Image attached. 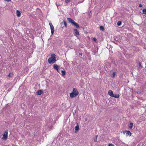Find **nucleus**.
<instances>
[{"instance_id":"8","label":"nucleus","mask_w":146,"mask_h":146,"mask_svg":"<svg viewBox=\"0 0 146 146\" xmlns=\"http://www.w3.org/2000/svg\"><path fill=\"white\" fill-rule=\"evenodd\" d=\"M131 133L129 131H126V135L127 136H130L131 135Z\"/></svg>"},{"instance_id":"9","label":"nucleus","mask_w":146,"mask_h":146,"mask_svg":"<svg viewBox=\"0 0 146 146\" xmlns=\"http://www.w3.org/2000/svg\"><path fill=\"white\" fill-rule=\"evenodd\" d=\"M108 94L111 97H112L113 95V92L111 90H109L108 92Z\"/></svg>"},{"instance_id":"32","label":"nucleus","mask_w":146,"mask_h":146,"mask_svg":"<svg viewBox=\"0 0 146 146\" xmlns=\"http://www.w3.org/2000/svg\"><path fill=\"white\" fill-rule=\"evenodd\" d=\"M139 66H141V64L140 63H139Z\"/></svg>"},{"instance_id":"23","label":"nucleus","mask_w":146,"mask_h":146,"mask_svg":"<svg viewBox=\"0 0 146 146\" xmlns=\"http://www.w3.org/2000/svg\"><path fill=\"white\" fill-rule=\"evenodd\" d=\"M115 75V72H113L112 74V77H114Z\"/></svg>"},{"instance_id":"24","label":"nucleus","mask_w":146,"mask_h":146,"mask_svg":"<svg viewBox=\"0 0 146 146\" xmlns=\"http://www.w3.org/2000/svg\"><path fill=\"white\" fill-rule=\"evenodd\" d=\"M56 5L58 7L60 6V4L59 3H56Z\"/></svg>"},{"instance_id":"14","label":"nucleus","mask_w":146,"mask_h":146,"mask_svg":"<svg viewBox=\"0 0 146 146\" xmlns=\"http://www.w3.org/2000/svg\"><path fill=\"white\" fill-rule=\"evenodd\" d=\"M112 97H113L116 98H119V95L117 94H113Z\"/></svg>"},{"instance_id":"25","label":"nucleus","mask_w":146,"mask_h":146,"mask_svg":"<svg viewBox=\"0 0 146 146\" xmlns=\"http://www.w3.org/2000/svg\"><path fill=\"white\" fill-rule=\"evenodd\" d=\"M11 73H9V75H8V77L7 78H9L11 77Z\"/></svg>"},{"instance_id":"6","label":"nucleus","mask_w":146,"mask_h":146,"mask_svg":"<svg viewBox=\"0 0 146 146\" xmlns=\"http://www.w3.org/2000/svg\"><path fill=\"white\" fill-rule=\"evenodd\" d=\"M74 31L75 32V34H74V35L76 36L77 37L79 35V32L76 29H74Z\"/></svg>"},{"instance_id":"12","label":"nucleus","mask_w":146,"mask_h":146,"mask_svg":"<svg viewBox=\"0 0 146 146\" xmlns=\"http://www.w3.org/2000/svg\"><path fill=\"white\" fill-rule=\"evenodd\" d=\"M67 20L70 22L72 23V24L75 22L73 19L70 18H68Z\"/></svg>"},{"instance_id":"5","label":"nucleus","mask_w":146,"mask_h":146,"mask_svg":"<svg viewBox=\"0 0 146 146\" xmlns=\"http://www.w3.org/2000/svg\"><path fill=\"white\" fill-rule=\"evenodd\" d=\"M60 66H59L57 64H54L53 65V67L54 69L57 70V72L60 74L61 73L60 72L59 70H58L59 68L60 67Z\"/></svg>"},{"instance_id":"20","label":"nucleus","mask_w":146,"mask_h":146,"mask_svg":"<svg viewBox=\"0 0 146 146\" xmlns=\"http://www.w3.org/2000/svg\"><path fill=\"white\" fill-rule=\"evenodd\" d=\"M97 137H98V135H96V136L95 138H94V141H95L96 142L97 141Z\"/></svg>"},{"instance_id":"35","label":"nucleus","mask_w":146,"mask_h":146,"mask_svg":"<svg viewBox=\"0 0 146 146\" xmlns=\"http://www.w3.org/2000/svg\"><path fill=\"white\" fill-rule=\"evenodd\" d=\"M15 146H17V145H15Z\"/></svg>"},{"instance_id":"1","label":"nucleus","mask_w":146,"mask_h":146,"mask_svg":"<svg viewBox=\"0 0 146 146\" xmlns=\"http://www.w3.org/2000/svg\"><path fill=\"white\" fill-rule=\"evenodd\" d=\"M51 57L48 60V62L49 64L54 63L56 61V55L54 54H52L51 55Z\"/></svg>"},{"instance_id":"18","label":"nucleus","mask_w":146,"mask_h":146,"mask_svg":"<svg viewBox=\"0 0 146 146\" xmlns=\"http://www.w3.org/2000/svg\"><path fill=\"white\" fill-rule=\"evenodd\" d=\"M121 24V21H119L117 23V25L118 26H120Z\"/></svg>"},{"instance_id":"2","label":"nucleus","mask_w":146,"mask_h":146,"mask_svg":"<svg viewBox=\"0 0 146 146\" xmlns=\"http://www.w3.org/2000/svg\"><path fill=\"white\" fill-rule=\"evenodd\" d=\"M78 94V92L77 90L75 88H74L72 92L70 94V96L71 98H73L77 96Z\"/></svg>"},{"instance_id":"17","label":"nucleus","mask_w":146,"mask_h":146,"mask_svg":"<svg viewBox=\"0 0 146 146\" xmlns=\"http://www.w3.org/2000/svg\"><path fill=\"white\" fill-rule=\"evenodd\" d=\"M142 11L143 14L146 15V8L143 9Z\"/></svg>"},{"instance_id":"33","label":"nucleus","mask_w":146,"mask_h":146,"mask_svg":"<svg viewBox=\"0 0 146 146\" xmlns=\"http://www.w3.org/2000/svg\"><path fill=\"white\" fill-rule=\"evenodd\" d=\"M82 54V53H81V54H80V55H81Z\"/></svg>"},{"instance_id":"16","label":"nucleus","mask_w":146,"mask_h":146,"mask_svg":"<svg viewBox=\"0 0 146 146\" xmlns=\"http://www.w3.org/2000/svg\"><path fill=\"white\" fill-rule=\"evenodd\" d=\"M133 123H131L129 125V128L131 129H132L133 127Z\"/></svg>"},{"instance_id":"27","label":"nucleus","mask_w":146,"mask_h":146,"mask_svg":"<svg viewBox=\"0 0 146 146\" xmlns=\"http://www.w3.org/2000/svg\"><path fill=\"white\" fill-rule=\"evenodd\" d=\"M5 1L9 2L11 0H4Z\"/></svg>"},{"instance_id":"7","label":"nucleus","mask_w":146,"mask_h":146,"mask_svg":"<svg viewBox=\"0 0 146 146\" xmlns=\"http://www.w3.org/2000/svg\"><path fill=\"white\" fill-rule=\"evenodd\" d=\"M16 14L17 16L18 17H20L21 16V12L20 11L17 10Z\"/></svg>"},{"instance_id":"31","label":"nucleus","mask_w":146,"mask_h":146,"mask_svg":"<svg viewBox=\"0 0 146 146\" xmlns=\"http://www.w3.org/2000/svg\"><path fill=\"white\" fill-rule=\"evenodd\" d=\"M137 93L138 94H140V93H141V92H140V91H139V92H137Z\"/></svg>"},{"instance_id":"10","label":"nucleus","mask_w":146,"mask_h":146,"mask_svg":"<svg viewBox=\"0 0 146 146\" xmlns=\"http://www.w3.org/2000/svg\"><path fill=\"white\" fill-rule=\"evenodd\" d=\"M73 24L77 28H80V27L78 23H76L75 22H74Z\"/></svg>"},{"instance_id":"13","label":"nucleus","mask_w":146,"mask_h":146,"mask_svg":"<svg viewBox=\"0 0 146 146\" xmlns=\"http://www.w3.org/2000/svg\"><path fill=\"white\" fill-rule=\"evenodd\" d=\"M61 73L62 74L63 76H64L66 74V72L64 69L63 70H61L60 71Z\"/></svg>"},{"instance_id":"21","label":"nucleus","mask_w":146,"mask_h":146,"mask_svg":"<svg viewBox=\"0 0 146 146\" xmlns=\"http://www.w3.org/2000/svg\"><path fill=\"white\" fill-rule=\"evenodd\" d=\"M100 29L102 31H103L104 29V27L102 26H101L100 27Z\"/></svg>"},{"instance_id":"28","label":"nucleus","mask_w":146,"mask_h":146,"mask_svg":"<svg viewBox=\"0 0 146 146\" xmlns=\"http://www.w3.org/2000/svg\"><path fill=\"white\" fill-rule=\"evenodd\" d=\"M93 40H94V41H96V39L95 38H93Z\"/></svg>"},{"instance_id":"3","label":"nucleus","mask_w":146,"mask_h":146,"mask_svg":"<svg viewBox=\"0 0 146 146\" xmlns=\"http://www.w3.org/2000/svg\"><path fill=\"white\" fill-rule=\"evenodd\" d=\"M2 137L1 139L4 140H7L8 137V132L7 130L5 131L2 134Z\"/></svg>"},{"instance_id":"19","label":"nucleus","mask_w":146,"mask_h":146,"mask_svg":"<svg viewBox=\"0 0 146 146\" xmlns=\"http://www.w3.org/2000/svg\"><path fill=\"white\" fill-rule=\"evenodd\" d=\"M64 25L66 27H67V23L65 21H64Z\"/></svg>"},{"instance_id":"11","label":"nucleus","mask_w":146,"mask_h":146,"mask_svg":"<svg viewBox=\"0 0 146 146\" xmlns=\"http://www.w3.org/2000/svg\"><path fill=\"white\" fill-rule=\"evenodd\" d=\"M43 93L42 91V90H40L37 91V95H40Z\"/></svg>"},{"instance_id":"30","label":"nucleus","mask_w":146,"mask_h":146,"mask_svg":"<svg viewBox=\"0 0 146 146\" xmlns=\"http://www.w3.org/2000/svg\"><path fill=\"white\" fill-rule=\"evenodd\" d=\"M126 131H123V134H125V133H126Z\"/></svg>"},{"instance_id":"34","label":"nucleus","mask_w":146,"mask_h":146,"mask_svg":"<svg viewBox=\"0 0 146 146\" xmlns=\"http://www.w3.org/2000/svg\"><path fill=\"white\" fill-rule=\"evenodd\" d=\"M87 120V119H85V121H86Z\"/></svg>"},{"instance_id":"29","label":"nucleus","mask_w":146,"mask_h":146,"mask_svg":"<svg viewBox=\"0 0 146 146\" xmlns=\"http://www.w3.org/2000/svg\"><path fill=\"white\" fill-rule=\"evenodd\" d=\"M142 5L141 4H140L139 5V7H142Z\"/></svg>"},{"instance_id":"4","label":"nucleus","mask_w":146,"mask_h":146,"mask_svg":"<svg viewBox=\"0 0 146 146\" xmlns=\"http://www.w3.org/2000/svg\"><path fill=\"white\" fill-rule=\"evenodd\" d=\"M49 25L50 27V29L51 30V33L52 35H53L54 33V27L52 25V23H49Z\"/></svg>"},{"instance_id":"26","label":"nucleus","mask_w":146,"mask_h":146,"mask_svg":"<svg viewBox=\"0 0 146 146\" xmlns=\"http://www.w3.org/2000/svg\"><path fill=\"white\" fill-rule=\"evenodd\" d=\"M108 146H114V145L112 143H110L108 145Z\"/></svg>"},{"instance_id":"22","label":"nucleus","mask_w":146,"mask_h":146,"mask_svg":"<svg viewBox=\"0 0 146 146\" xmlns=\"http://www.w3.org/2000/svg\"><path fill=\"white\" fill-rule=\"evenodd\" d=\"M71 0H65V2L66 3H68L70 2Z\"/></svg>"},{"instance_id":"15","label":"nucleus","mask_w":146,"mask_h":146,"mask_svg":"<svg viewBox=\"0 0 146 146\" xmlns=\"http://www.w3.org/2000/svg\"><path fill=\"white\" fill-rule=\"evenodd\" d=\"M79 129V126L78 125H76L75 127V131H78Z\"/></svg>"}]
</instances>
